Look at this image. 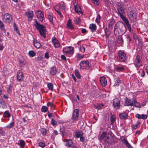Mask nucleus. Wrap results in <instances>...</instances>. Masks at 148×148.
Returning a JSON list of instances; mask_svg holds the SVG:
<instances>
[{
    "instance_id": "46",
    "label": "nucleus",
    "mask_w": 148,
    "mask_h": 148,
    "mask_svg": "<svg viewBox=\"0 0 148 148\" xmlns=\"http://www.w3.org/2000/svg\"><path fill=\"white\" fill-rule=\"evenodd\" d=\"M72 144V141L71 140H69L67 141L66 143V145L69 147H70Z\"/></svg>"
},
{
    "instance_id": "12",
    "label": "nucleus",
    "mask_w": 148,
    "mask_h": 148,
    "mask_svg": "<svg viewBox=\"0 0 148 148\" xmlns=\"http://www.w3.org/2000/svg\"><path fill=\"white\" fill-rule=\"evenodd\" d=\"M100 83L103 86H105L107 84V81L105 77H101L100 78Z\"/></svg>"
},
{
    "instance_id": "48",
    "label": "nucleus",
    "mask_w": 148,
    "mask_h": 148,
    "mask_svg": "<svg viewBox=\"0 0 148 148\" xmlns=\"http://www.w3.org/2000/svg\"><path fill=\"white\" fill-rule=\"evenodd\" d=\"M20 147L22 148L24 147L25 145V142L23 140H21L20 141Z\"/></svg>"
},
{
    "instance_id": "47",
    "label": "nucleus",
    "mask_w": 148,
    "mask_h": 148,
    "mask_svg": "<svg viewBox=\"0 0 148 148\" xmlns=\"http://www.w3.org/2000/svg\"><path fill=\"white\" fill-rule=\"evenodd\" d=\"M117 41L120 44H122L123 42V40L122 38L119 37L117 39Z\"/></svg>"
},
{
    "instance_id": "50",
    "label": "nucleus",
    "mask_w": 148,
    "mask_h": 148,
    "mask_svg": "<svg viewBox=\"0 0 148 148\" xmlns=\"http://www.w3.org/2000/svg\"><path fill=\"white\" fill-rule=\"evenodd\" d=\"M121 141L124 144L127 141L125 139L124 136H122L121 138Z\"/></svg>"
},
{
    "instance_id": "11",
    "label": "nucleus",
    "mask_w": 148,
    "mask_h": 148,
    "mask_svg": "<svg viewBox=\"0 0 148 148\" xmlns=\"http://www.w3.org/2000/svg\"><path fill=\"white\" fill-rule=\"evenodd\" d=\"M141 57L138 55L136 56L134 64L136 66H140V62Z\"/></svg>"
},
{
    "instance_id": "10",
    "label": "nucleus",
    "mask_w": 148,
    "mask_h": 148,
    "mask_svg": "<svg viewBox=\"0 0 148 148\" xmlns=\"http://www.w3.org/2000/svg\"><path fill=\"white\" fill-rule=\"evenodd\" d=\"M79 115V110L77 109L75 110L73 112L71 119L73 121L77 120Z\"/></svg>"
},
{
    "instance_id": "41",
    "label": "nucleus",
    "mask_w": 148,
    "mask_h": 148,
    "mask_svg": "<svg viewBox=\"0 0 148 148\" xmlns=\"http://www.w3.org/2000/svg\"><path fill=\"white\" fill-rule=\"evenodd\" d=\"M101 16L99 14H98L97 16V18L95 20V22L96 23H97L98 24L100 23V19Z\"/></svg>"
},
{
    "instance_id": "28",
    "label": "nucleus",
    "mask_w": 148,
    "mask_h": 148,
    "mask_svg": "<svg viewBox=\"0 0 148 148\" xmlns=\"http://www.w3.org/2000/svg\"><path fill=\"white\" fill-rule=\"evenodd\" d=\"M3 116L4 118H9L10 116V114H9L8 111H6L4 112Z\"/></svg>"
},
{
    "instance_id": "55",
    "label": "nucleus",
    "mask_w": 148,
    "mask_h": 148,
    "mask_svg": "<svg viewBox=\"0 0 148 148\" xmlns=\"http://www.w3.org/2000/svg\"><path fill=\"white\" fill-rule=\"evenodd\" d=\"M0 28L2 30L4 29V24L1 21H0Z\"/></svg>"
},
{
    "instance_id": "56",
    "label": "nucleus",
    "mask_w": 148,
    "mask_h": 148,
    "mask_svg": "<svg viewBox=\"0 0 148 148\" xmlns=\"http://www.w3.org/2000/svg\"><path fill=\"white\" fill-rule=\"evenodd\" d=\"M37 12H38L39 13L40 12V16L39 15V16H41V17H44V13L43 12L39 10H37Z\"/></svg>"
},
{
    "instance_id": "32",
    "label": "nucleus",
    "mask_w": 148,
    "mask_h": 148,
    "mask_svg": "<svg viewBox=\"0 0 148 148\" xmlns=\"http://www.w3.org/2000/svg\"><path fill=\"white\" fill-rule=\"evenodd\" d=\"M47 107L45 106H43L41 108V111L44 112H46L48 111Z\"/></svg>"
},
{
    "instance_id": "5",
    "label": "nucleus",
    "mask_w": 148,
    "mask_h": 148,
    "mask_svg": "<svg viewBox=\"0 0 148 148\" xmlns=\"http://www.w3.org/2000/svg\"><path fill=\"white\" fill-rule=\"evenodd\" d=\"M128 16L129 19L132 21H135L137 18L136 13L133 11L131 8H128Z\"/></svg>"
},
{
    "instance_id": "31",
    "label": "nucleus",
    "mask_w": 148,
    "mask_h": 148,
    "mask_svg": "<svg viewBox=\"0 0 148 148\" xmlns=\"http://www.w3.org/2000/svg\"><path fill=\"white\" fill-rule=\"evenodd\" d=\"M75 76L78 79L80 78L81 76L78 70L76 69L75 70Z\"/></svg>"
},
{
    "instance_id": "15",
    "label": "nucleus",
    "mask_w": 148,
    "mask_h": 148,
    "mask_svg": "<svg viewBox=\"0 0 148 148\" xmlns=\"http://www.w3.org/2000/svg\"><path fill=\"white\" fill-rule=\"evenodd\" d=\"M134 103L131 99L126 98L125 100V105L126 106H133Z\"/></svg>"
},
{
    "instance_id": "25",
    "label": "nucleus",
    "mask_w": 148,
    "mask_h": 148,
    "mask_svg": "<svg viewBox=\"0 0 148 148\" xmlns=\"http://www.w3.org/2000/svg\"><path fill=\"white\" fill-rule=\"evenodd\" d=\"M105 32L106 34V37L107 38L109 37V35L111 33L110 32L108 29L106 28L105 31Z\"/></svg>"
},
{
    "instance_id": "34",
    "label": "nucleus",
    "mask_w": 148,
    "mask_h": 148,
    "mask_svg": "<svg viewBox=\"0 0 148 148\" xmlns=\"http://www.w3.org/2000/svg\"><path fill=\"white\" fill-rule=\"evenodd\" d=\"M140 122L139 121L137 122L136 124L132 125V127L134 129H136L140 125Z\"/></svg>"
},
{
    "instance_id": "51",
    "label": "nucleus",
    "mask_w": 148,
    "mask_h": 148,
    "mask_svg": "<svg viewBox=\"0 0 148 148\" xmlns=\"http://www.w3.org/2000/svg\"><path fill=\"white\" fill-rule=\"evenodd\" d=\"M51 124L53 125L54 126L56 125L57 124V122L54 119H52L51 121Z\"/></svg>"
},
{
    "instance_id": "52",
    "label": "nucleus",
    "mask_w": 148,
    "mask_h": 148,
    "mask_svg": "<svg viewBox=\"0 0 148 148\" xmlns=\"http://www.w3.org/2000/svg\"><path fill=\"white\" fill-rule=\"evenodd\" d=\"M39 145L42 148H44L45 146V144L42 142H40L39 143Z\"/></svg>"
},
{
    "instance_id": "59",
    "label": "nucleus",
    "mask_w": 148,
    "mask_h": 148,
    "mask_svg": "<svg viewBox=\"0 0 148 148\" xmlns=\"http://www.w3.org/2000/svg\"><path fill=\"white\" fill-rule=\"evenodd\" d=\"M37 17L39 19V20L41 22H42L43 20V18H44V17H41V16H39V15H37Z\"/></svg>"
},
{
    "instance_id": "3",
    "label": "nucleus",
    "mask_w": 148,
    "mask_h": 148,
    "mask_svg": "<svg viewBox=\"0 0 148 148\" xmlns=\"http://www.w3.org/2000/svg\"><path fill=\"white\" fill-rule=\"evenodd\" d=\"M36 29L38 30L40 35L44 38L46 37V27L43 25L40 24L36 22V24H34Z\"/></svg>"
},
{
    "instance_id": "62",
    "label": "nucleus",
    "mask_w": 148,
    "mask_h": 148,
    "mask_svg": "<svg viewBox=\"0 0 148 148\" xmlns=\"http://www.w3.org/2000/svg\"><path fill=\"white\" fill-rule=\"evenodd\" d=\"M84 55L81 56L79 54H78V57L79 59H81L83 58L84 57Z\"/></svg>"
},
{
    "instance_id": "30",
    "label": "nucleus",
    "mask_w": 148,
    "mask_h": 148,
    "mask_svg": "<svg viewBox=\"0 0 148 148\" xmlns=\"http://www.w3.org/2000/svg\"><path fill=\"white\" fill-rule=\"evenodd\" d=\"M110 114L111 115V116L110 117V121L111 122V124L112 125L115 121V117L114 115H112V113L111 114Z\"/></svg>"
},
{
    "instance_id": "21",
    "label": "nucleus",
    "mask_w": 148,
    "mask_h": 148,
    "mask_svg": "<svg viewBox=\"0 0 148 148\" xmlns=\"http://www.w3.org/2000/svg\"><path fill=\"white\" fill-rule=\"evenodd\" d=\"M115 21L114 20L111 19L108 23V27L109 29H112V26L114 24Z\"/></svg>"
},
{
    "instance_id": "22",
    "label": "nucleus",
    "mask_w": 148,
    "mask_h": 148,
    "mask_svg": "<svg viewBox=\"0 0 148 148\" xmlns=\"http://www.w3.org/2000/svg\"><path fill=\"white\" fill-rule=\"evenodd\" d=\"M33 11H30L28 10L27 11V13L26 12L25 14L27 16L28 18H30L32 19L33 17Z\"/></svg>"
},
{
    "instance_id": "14",
    "label": "nucleus",
    "mask_w": 148,
    "mask_h": 148,
    "mask_svg": "<svg viewBox=\"0 0 148 148\" xmlns=\"http://www.w3.org/2000/svg\"><path fill=\"white\" fill-rule=\"evenodd\" d=\"M17 79L20 81L23 78V76L22 72L20 70H18L17 72Z\"/></svg>"
},
{
    "instance_id": "1",
    "label": "nucleus",
    "mask_w": 148,
    "mask_h": 148,
    "mask_svg": "<svg viewBox=\"0 0 148 148\" xmlns=\"http://www.w3.org/2000/svg\"><path fill=\"white\" fill-rule=\"evenodd\" d=\"M126 31V26L123 22L119 21L116 23L114 29V33L116 36H121Z\"/></svg>"
},
{
    "instance_id": "53",
    "label": "nucleus",
    "mask_w": 148,
    "mask_h": 148,
    "mask_svg": "<svg viewBox=\"0 0 148 148\" xmlns=\"http://www.w3.org/2000/svg\"><path fill=\"white\" fill-rule=\"evenodd\" d=\"M125 144L128 148H132V147L131 146V145L129 143L128 141L125 143Z\"/></svg>"
},
{
    "instance_id": "54",
    "label": "nucleus",
    "mask_w": 148,
    "mask_h": 148,
    "mask_svg": "<svg viewBox=\"0 0 148 148\" xmlns=\"http://www.w3.org/2000/svg\"><path fill=\"white\" fill-rule=\"evenodd\" d=\"M14 125V123L11 122L9 125L7 126V128H11L13 127Z\"/></svg>"
},
{
    "instance_id": "60",
    "label": "nucleus",
    "mask_w": 148,
    "mask_h": 148,
    "mask_svg": "<svg viewBox=\"0 0 148 148\" xmlns=\"http://www.w3.org/2000/svg\"><path fill=\"white\" fill-rule=\"evenodd\" d=\"M12 89V86L11 85L9 86V87L7 90L8 92L9 93L11 91Z\"/></svg>"
},
{
    "instance_id": "43",
    "label": "nucleus",
    "mask_w": 148,
    "mask_h": 148,
    "mask_svg": "<svg viewBox=\"0 0 148 148\" xmlns=\"http://www.w3.org/2000/svg\"><path fill=\"white\" fill-rule=\"evenodd\" d=\"M110 39L108 41V42L109 44H112L114 42V38L112 37H110Z\"/></svg>"
},
{
    "instance_id": "20",
    "label": "nucleus",
    "mask_w": 148,
    "mask_h": 148,
    "mask_svg": "<svg viewBox=\"0 0 148 148\" xmlns=\"http://www.w3.org/2000/svg\"><path fill=\"white\" fill-rule=\"evenodd\" d=\"M57 73V70L56 67L53 66L51 67L50 71V73L52 75H55Z\"/></svg>"
},
{
    "instance_id": "44",
    "label": "nucleus",
    "mask_w": 148,
    "mask_h": 148,
    "mask_svg": "<svg viewBox=\"0 0 148 148\" xmlns=\"http://www.w3.org/2000/svg\"><path fill=\"white\" fill-rule=\"evenodd\" d=\"M75 10L76 12L79 13V12L81 13V14H82V12L81 11V9L80 8H79V9H77V8L75 6Z\"/></svg>"
},
{
    "instance_id": "27",
    "label": "nucleus",
    "mask_w": 148,
    "mask_h": 148,
    "mask_svg": "<svg viewBox=\"0 0 148 148\" xmlns=\"http://www.w3.org/2000/svg\"><path fill=\"white\" fill-rule=\"evenodd\" d=\"M75 23L76 24H79L81 23V20L79 18H75L74 19Z\"/></svg>"
},
{
    "instance_id": "38",
    "label": "nucleus",
    "mask_w": 148,
    "mask_h": 148,
    "mask_svg": "<svg viewBox=\"0 0 148 148\" xmlns=\"http://www.w3.org/2000/svg\"><path fill=\"white\" fill-rule=\"evenodd\" d=\"M47 86L49 89L53 90V85L52 83H48L47 84Z\"/></svg>"
},
{
    "instance_id": "29",
    "label": "nucleus",
    "mask_w": 148,
    "mask_h": 148,
    "mask_svg": "<svg viewBox=\"0 0 148 148\" xmlns=\"http://www.w3.org/2000/svg\"><path fill=\"white\" fill-rule=\"evenodd\" d=\"M47 18L49 20V21L52 22V21L53 20V16L50 14L49 13H48L47 14Z\"/></svg>"
},
{
    "instance_id": "49",
    "label": "nucleus",
    "mask_w": 148,
    "mask_h": 148,
    "mask_svg": "<svg viewBox=\"0 0 148 148\" xmlns=\"http://www.w3.org/2000/svg\"><path fill=\"white\" fill-rule=\"evenodd\" d=\"M103 106V105L101 103L97 104L96 106H95V107L97 109H99L102 107Z\"/></svg>"
},
{
    "instance_id": "64",
    "label": "nucleus",
    "mask_w": 148,
    "mask_h": 148,
    "mask_svg": "<svg viewBox=\"0 0 148 148\" xmlns=\"http://www.w3.org/2000/svg\"><path fill=\"white\" fill-rule=\"evenodd\" d=\"M63 51L65 53H69V49H68L67 48H64L63 49Z\"/></svg>"
},
{
    "instance_id": "26",
    "label": "nucleus",
    "mask_w": 148,
    "mask_h": 148,
    "mask_svg": "<svg viewBox=\"0 0 148 148\" xmlns=\"http://www.w3.org/2000/svg\"><path fill=\"white\" fill-rule=\"evenodd\" d=\"M34 46L37 48H39L41 46V44L40 43L38 42H34Z\"/></svg>"
},
{
    "instance_id": "2",
    "label": "nucleus",
    "mask_w": 148,
    "mask_h": 148,
    "mask_svg": "<svg viewBox=\"0 0 148 148\" xmlns=\"http://www.w3.org/2000/svg\"><path fill=\"white\" fill-rule=\"evenodd\" d=\"M101 140H103L105 142L111 145H113L114 141L113 136L112 134H107L104 135L103 133L100 137Z\"/></svg>"
},
{
    "instance_id": "24",
    "label": "nucleus",
    "mask_w": 148,
    "mask_h": 148,
    "mask_svg": "<svg viewBox=\"0 0 148 148\" xmlns=\"http://www.w3.org/2000/svg\"><path fill=\"white\" fill-rule=\"evenodd\" d=\"M123 21L125 22L128 29H130V28H131V25L129 23L128 19L127 18H126L124 19H123Z\"/></svg>"
},
{
    "instance_id": "40",
    "label": "nucleus",
    "mask_w": 148,
    "mask_h": 148,
    "mask_svg": "<svg viewBox=\"0 0 148 148\" xmlns=\"http://www.w3.org/2000/svg\"><path fill=\"white\" fill-rule=\"evenodd\" d=\"M67 49H69V53L72 54L73 53V50H74V49L73 47H68Z\"/></svg>"
},
{
    "instance_id": "18",
    "label": "nucleus",
    "mask_w": 148,
    "mask_h": 148,
    "mask_svg": "<svg viewBox=\"0 0 148 148\" xmlns=\"http://www.w3.org/2000/svg\"><path fill=\"white\" fill-rule=\"evenodd\" d=\"M119 116L121 119H127L128 117V115L125 112L120 114Z\"/></svg>"
},
{
    "instance_id": "33",
    "label": "nucleus",
    "mask_w": 148,
    "mask_h": 148,
    "mask_svg": "<svg viewBox=\"0 0 148 148\" xmlns=\"http://www.w3.org/2000/svg\"><path fill=\"white\" fill-rule=\"evenodd\" d=\"M124 69V68L123 66H118L115 68V70L117 71H122Z\"/></svg>"
},
{
    "instance_id": "63",
    "label": "nucleus",
    "mask_w": 148,
    "mask_h": 148,
    "mask_svg": "<svg viewBox=\"0 0 148 148\" xmlns=\"http://www.w3.org/2000/svg\"><path fill=\"white\" fill-rule=\"evenodd\" d=\"M45 57L46 58L48 59L49 57V53L46 52L45 54Z\"/></svg>"
},
{
    "instance_id": "39",
    "label": "nucleus",
    "mask_w": 148,
    "mask_h": 148,
    "mask_svg": "<svg viewBox=\"0 0 148 148\" xmlns=\"http://www.w3.org/2000/svg\"><path fill=\"white\" fill-rule=\"evenodd\" d=\"M40 131L41 133L43 135H46L47 131L44 128H42L41 129Z\"/></svg>"
},
{
    "instance_id": "19",
    "label": "nucleus",
    "mask_w": 148,
    "mask_h": 148,
    "mask_svg": "<svg viewBox=\"0 0 148 148\" xmlns=\"http://www.w3.org/2000/svg\"><path fill=\"white\" fill-rule=\"evenodd\" d=\"M66 26L69 29H74V27L72 24L71 20L70 19H69L68 20Z\"/></svg>"
},
{
    "instance_id": "23",
    "label": "nucleus",
    "mask_w": 148,
    "mask_h": 148,
    "mask_svg": "<svg viewBox=\"0 0 148 148\" xmlns=\"http://www.w3.org/2000/svg\"><path fill=\"white\" fill-rule=\"evenodd\" d=\"M83 134V133L82 130L78 131L75 133V135L77 138H78L82 136Z\"/></svg>"
},
{
    "instance_id": "8",
    "label": "nucleus",
    "mask_w": 148,
    "mask_h": 148,
    "mask_svg": "<svg viewBox=\"0 0 148 148\" xmlns=\"http://www.w3.org/2000/svg\"><path fill=\"white\" fill-rule=\"evenodd\" d=\"M127 58L126 55L123 52H121L118 54L117 60L120 62H125Z\"/></svg>"
},
{
    "instance_id": "17",
    "label": "nucleus",
    "mask_w": 148,
    "mask_h": 148,
    "mask_svg": "<svg viewBox=\"0 0 148 148\" xmlns=\"http://www.w3.org/2000/svg\"><path fill=\"white\" fill-rule=\"evenodd\" d=\"M89 28L91 29L92 32H94L96 30L97 26L95 24H91L90 25Z\"/></svg>"
},
{
    "instance_id": "35",
    "label": "nucleus",
    "mask_w": 148,
    "mask_h": 148,
    "mask_svg": "<svg viewBox=\"0 0 148 148\" xmlns=\"http://www.w3.org/2000/svg\"><path fill=\"white\" fill-rule=\"evenodd\" d=\"M121 82V81L120 78H116V80L115 82L114 85L115 86L119 85V83Z\"/></svg>"
},
{
    "instance_id": "58",
    "label": "nucleus",
    "mask_w": 148,
    "mask_h": 148,
    "mask_svg": "<svg viewBox=\"0 0 148 148\" xmlns=\"http://www.w3.org/2000/svg\"><path fill=\"white\" fill-rule=\"evenodd\" d=\"M126 37L127 40L129 41L130 42L131 41V39L130 36L129 35H127L126 36Z\"/></svg>"
},
{
    "instance_id": "6",
    "label": "nucleus",
    "mask_w": 148,
    "mask_h": 148,
    "mask_svg": "<svg viewBox=\"0 0 148 148\" xmlns=\"http://www.w3.org/2000/svg\"><path fill=\"white\" fill-rule=\"evenodd\" d=\"M2 19L4 23L8 24H10L13 20L12 16L8 13H6L3 15Z\"/></svg>"
},
{
    "instance_id": "57",
    "label": "nucleus",
    "mask_w": 148,
    "mask_h": 148,
    "mask_svg": "<svg viewBox=\"0 0 148 148\" xmlns=\"http://www.w3.org/2000/svg\"><path fill=\"white\" fill-rule=\"evenodd\" d=\"M47 105L48 106H51L52 107H53L54 106V105L53 104V103L50 102H48L47 104Z\"/></svg>"
},
{
    "instance_id": "4",
    "label": "nucleus",
    "mask_w": 148,
    "mask_h": 148,
    "mask_svg": "<svg viewBox=\"0 0 148 148\" xmlns=\"http://www.w3.org/2000/svg\"><path fill=\"white\" fill-rule=\"evenodd\" d=\"M123 6L121 3H118L117 5V10L120 17L123 20L127 18L123 15L125 13V8L123 7Z\"/></svg>"
},
{
    "instance_id": "7",
    "label": "nucleus",
    "mask_w": 148,
    "mask_h": 148,
    "mask_svg": "<svg viewBox=\"0 0 148 148\" xmlns=\"http://www.w3.org/2000/svg\"><path fill=\"white\" fill-rule=\"evenodd\" d=\"M79 65L81 69H88L90 66L88 60H87L81 61Z\"/></svg>"
},
{
    "instance_id": "36",
    "label": "nucleus",
    "mask_w": 148,
    "mask_h": 148,
    "mask_svg": "<svg viewBox=\"0 0 148 148\" xmlns=\"http://www.w3.org/2000/svg\"><path fill=\"white\" fill-rule=\"evenodd\" d=\"M65 129L64 127H61L60 131L62 135L63 136L65 133Z\"/></svg>"
},
{
    "instance_id": "13",
    "label": "nucleus",
    "mask_w": 148,
    "mask_h": 148,
    "mask_svg": "<svg viewBox=\"0 0 148 148\" xmlns=\"http://www.w3.org/2000/svg\"><path fill=\"white\" fill-rule=\"evenodd\" d=\"M52 40L55 47L57 48L60 47V44L58 40L55 37L53 38L52 39Z\"/></svg>"
},
{
    "instance_id": "37",
    "label": "nucleus",
    "mask_w": 148,
    "mask_h": 148,
    "mask_svg": "<svg viewBox=\"0 0 148 148\" xmlns=\"http://www.w3.org/2000/svg\"><path fill=\"white\" fill-rule=\"evenodd\" d=\"M29 55V56L33 57L36 55V53L33 51H29L28 53Z\"/></svg>"
},
{
    "instance_id": "61",
    "label": "nucleus",
    "mask_w": 148,
    "mask_h": 148,
    "mask_svg": "<svg viewBox=\"0 0 148 148\" xmlns=\"http://www.w3.org/2000/svg\"><path fill=\"white\" fill-rule=\"evenodd\" d=\"M80 50L82 53L84 52L85 51V48L83 46H82L80 47Z\"/></svg>"
},
{
    "instance_id": "16",
    "label": "nucleus",
    "mask_w": 148,
    "mask_h": 148,
    "mask_svg": "<svg viewBox=\"0 0 148 148\" xmlns=\"http://www.w3.org/2000/svg\"><path fill=\"white\" fill-rule=\"evenodd\" d=\"M135 116L138 119H146L147 118V116L144 114L140 115L139 114H137Z\"/></svg>"
},
{
    "instance_id": "45",
    "label": "nucleus",
    "mask_w": 148,
    "mask_h": 148,
    "mask_svg": "<svg viewBox=\"0 0 148 148\" xmlns=\"http://www.w3.org/2000/svg\"><path fill=\"white\" fill-rule=\"evenodd\" d=\"M13 25L14 29L16 30L17 33L20 34L18 30L17 27L16 26V24L15 22L14 23Z\"/></svg>"
},
{
    "instance_id": "42",
    "label": "nucleus",
    "mask_w": 148,
    "mask_h": 148,
    "mask_svg": "<svg viewBox=\"0 0 148 148\" xmlns=\"http://www.w3.org/2000/svg\"><path fill=\"white\" fill-rule=\"evenodd\" d=\"M134 106L137 108H140V104L138 102H137L136 100L134 101Z\"/></svg>"
},
{
    "instance_id": "9",
    "label": "nucleus",
    "mask_w": 148,
    "mask_h": 148,
    "mask_svg": "<svg viewBox=\"0 0 148 148\" xmlns=\"http://www.w3.org/2000/svg\"><path fill=\"white\" fill-rule=\"evenodd\" d=\"M113 104L115 109L116 110L119 109L121 106L119 99L117 98L114 99L113 101Z\"/></svg>"
}]
</instances>
